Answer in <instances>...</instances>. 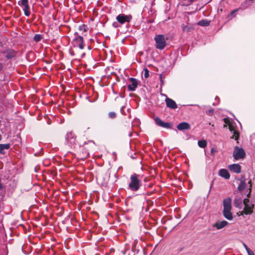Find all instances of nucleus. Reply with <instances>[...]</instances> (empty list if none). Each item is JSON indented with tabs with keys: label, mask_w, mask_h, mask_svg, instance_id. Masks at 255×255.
Listing matches in <instances>:
<instances>
[{
	"label": "nucleus",
	"mask_w": 255,
	"mask_h": 255,
	"mask_svg": "<svg viewBox=\"0 0 255 255\" xmlns=\"http://www.w3.org/2000/svg\"><path fill=\"white\" fill-rule=\"evenodd\" d=\"M129 81L131 82V84L128 85V88L130 91H134L138 85L137 80L134 78H130Z\"/></svg>",
	"instance_id": "nucleus-11"
},
{
	"label": "nucleus",
	"mask_w": 255,
	"mask_h": 255,
	"mask_svg": "<svg viewBox=\"0 0 255 255\" xmlns=\"http://www.w3.org/2000/svg\"><path fill=\"white\" fill-rule=\"evenodd\" d=\"M248 255H255L253 251H252V250L251 251H249L248 253Z\"/></svg>",
	"instance_id": "nucleus-34"
},
{
	"label": "nucleus",
	"mask_w": 255,
	"mask_h": 255,
	"mask_svg": "<svg viewBox=\"0 0 255 255\" xmlns=\"http://www.w3.org/2000/svg\"><path fill=\"white\" fill-rule=\"evenodd\" d=\"M42 39V36L40 34H35L34 36L33 39L35 42H39Z\"/></svg>",
	"instance_id": "nucleus-26"
},
{
	"label": "nucleus",
	"mask_w": 255,
	"mask_h": 255,
	"mask_svg": "<svg viewBox=\"0 0 255 255\" xmlns=\"http://www.w3.org/2000/svg\"><path fill=\"white\" fill-rule=\"evenodd\" d=\"M155 41V47L159 50H163L166 45L165 36L163 34L156 35L154 38Z\"/></svg>",
	"instance_id": "nucleus-3"
},
{
	"label": "nucleus",
	"mask_w": 255,
	"mask_h": 255,
	"mask_svg": "<svg viewBox=\"0 0 255 255\" xmlns=\"http://www.w3.org/2000/svg\"><path fill=\"white\" fill-rule=\"evenodd\" d=\"M246 182L244 181H241L239 185L238 189L240 191H242L246 188Z\"/></svg>",
	"instance_id": "nucleus-24"
},
{
	"label": "nucleus",
	"mask_w": 255,
	"mask_h": 255,
	"mask_svg": "<svg viewBox=\"0 0 255 255\" xmlns=\"http://www.w3.org/2000/svg\"><path fill=\"white\" fill-rule=\"evenodd\" d=\"M109 117L111 119H114L116 117V114L115 112H111L109 113Z\"/></svg>",
	"instance_id": "nucleus-29"
},
{
	"label": "nucleus",
	"mask_w": 255,
	"mask_h": 255,
	"mask_svg": "<svg viewBox=\"0 0 255 255\" xmlns=\"http://www.w3.org/2000/svg\"><path fill=\"white\" fill-rule=\"evenodd\" d=\"M210 22L207 20H202L198 22V24L202 26H207L209 25Z\"/></svg>",
	"instance_id": "nucleus-22"
},
{
	"label": "nucleus",
	"mask_w": 255,
	"mask_h": 255,
	"mask_svg": "<svg viewBox=\"0 0 255 255\" xmlns=\"http://www.w3.org/2000/svg\"><path fill=\"white\" fill-rule=\"evenodd\" d=\"M206 113L207 115L209 116H212L214 114V111L213 109H211L210 110H207L206 111Z\"/></svg>",
	"instance_id": "nucleus-27"
},
{
	"label": "nucleus",
	"mask_w": 255,
	"mask_h": 255,
	"mask_svg": "<svg viewBox=\"0 0 255 255\" xmlns=\"http://www.w3.org/2000/svg\"><path fill=\"white\" fill-rule=\"evenodd\" d=\"M4 54L7 59H10L16 56V53L14 50L9 49L5 51Z\"/></svg>",
	"instance_id": "nucleus-15"
},
{
	"label": "nucleus",
	"mask_w": 255,
	"mask_h": 255,
	"mask_svg": "<svg viewBox=\"0 0 255 255\" xmlns=\"http://www.w3.org/2000/svg\"><path fill=\"white\" fill-rule=\"evenodd\" d=\"M72 44L73 48L70 49V52L71 55L73 56H75L76 55L74 49L79 48L80 49L82 50L84 49L85 46L84 43L83 37L81 36H77L75 37L72 42Z\"/></svg>",
	"instance_id": "nucleus-2"
},
{
	"label": "nucleus",
	"mask_w": 255,
	"mask_h": 255,
	"mask_svg": "<svg viewBox=\"0 0 255 255\" xmlns=\"http://www.w3.org/2000/svg\"><path fill=\"white\" fill-rule=\"evenodd\" d=\"M243 204L244 205V210L241 212V214L246 215L251 214L253 213V208H254V205L250 203L249 199L246 198L243 201Z\"/></svg>",
	"instance_id": "nucleus-5"
},
{
	"label": "nucleus",
	"mask_w": 255,
	"mask_h": 255,
	"mask_svg": "<svg viewBox=\"0 0 255 255\" xmlns=\"http://www.w3.org/2000/svg\"><path fill=\"white\" fill-rule=\"evenodd\" d=\"M132 16L130 14H120L116 17L117 21L121 24H124L126 22L129 23L132 19Z\"/></svg>",
	"instance_id": "nucleus-8"
},
{
	"label": "nucleus",
	"mask_w": 255,
	"mask_h": 255,
	"mask_svg": "<svg viewBox=\"0 0 255 255\" xmlns=\"http://www.w3.org/2000/svg\"><path fill=\"white\" fill-rule=\"evenodd\" d=\"M207 144V141L205 140H201L198 141V145L199 147L205 148Z\"/></svg>",
	"instance_id": "nucleus-23"
},
{
	"label": "nucleus",
	"mask_w": 255,
	"mask_h": 255,
	"mask_svg": "<svg viewBox=\"0 0 255 255\" xmlns=\"http://www.w3.org/2000/svg\"><path fill=\"white\" fill-rule=\"evenodd\" d=\"M161 83H162V84H163V81H162V79H161Z\"/></svg>",
	"instance_id": "nucleus-41"
},
{
	"label": "nucleus",
	"mask_w": 255,
	"mask_h": 255,
	"mask_svg": "<svg viewBox=\"0 0 255 255\" xmlns=\"http://www.w3.org/2000/svg\"><path fill=\"white\" fill-rule=\"evenodd\" d=\"M246 156V153L242 148L236 146L233 152V157L235 160L243 159Z\"/></svg>",
	"instance_id": "nucleus-7"
},
{
	"label": "nucleus",
	"mask_w": 255,
	"mask_h": 255,
	"mask_svg": "<svg viewBox=\"0 0 255 255\" xmlns=\"http://www.w3.org/2000/svg\"><path fill=\"white\" fill-rule=\"evenodd\" d=\"M231 209H223V215L228 220H232L233 218Z\"/></svg>",
	"instance_id": "nucleus-18"
},
{
	"label": "nucleus",
	"mask_w": 255,
	"mask_h": 255,
	"mask_svg": "<svg viewBox=\"0 0 255 255\" xmlns=\"http://www.w3.org/2000/svg\"><path fill=\"white\" fill-rule=\"evenodd\" d=\"M89 156V153L88 152H86V157H87Z\"/></svg>",
	"instance_id": "nucleus-38"
},
{
	"label": "nucleus",
	"mask_w": 255,
	"mask_h": 255,
	"mask_svg": "<svg viewBox=\"0 0 255 255\" xmlns=\"http://www.w3.org/2000/svg\"><path fill=\"white\" fill-rule=\"evenodd\" d=\"M228 169L233 172L240 173L241 172V166L239 164H232L228 166Z\"/></svg>",
	"instance_id": "nucleus-12"
},
{
	"label": "nucleus",
	"mask_w": 255,
	"mask_h": 255,
	"mask_svg": "<svg viewBox=\"0 0 255 255\" xmlns=\"http://www.w3.org/2000/svg\"><path fill=\"white\" fill-rule=\"evenodd\" d=\"M85 55V53H83L81 55V57H83Z\"/></svg>",
	"instance_id": "nucleus-39"
},
{
	"label": "nucleus",
	"mask_w": 255,
	"mask_h": 255,
	"mask_svg": "<svg viewBox=\"0 0 255 255\" xmlns=\"http://www.w3.org/2000/svg\"><path fill=\"white\" fill-rule=\"evenodd\" d=\"M238 11V9H235L232 11L230 13V15L231 17H233L235 16V13Z\"/></svg>",
	"instance_id": "nucleus-30"
},
{
	"label": "nucleus",
	"mask_w": 255,
	"mask_h": 255,
	"mask_svg": "<svg viewBox=\"0 0 255 255\" xmlns=\"http://www.w3.org/2000/svg\"><path fill=\"white\" fill-rule=\"evenodd\" d=\"M139 175L134 173L130 175L128 189L132 191H137L141 186V181L139 179Z\"/></svg>",
	"instance_id": "nucleus-1"
},
{
	"label": "nucleus",
	"mask_w": 255,
	"mask_h": 255,
	"mask_svg": "<svg viewBox=\"0 0 255 255\" xmlns=\"http://www.w3.org/2000/svg\"><path fill=\"white\" fill-rule=\"evenodd\" d=\"M243 246L245 249L246 250L247 253L251 251V250L245 243H243Z\"/></svg>",
	"instance_id": "nucleus-31"
},
{
	"label": "nucleus",
	"mask_w": 255,
	"mask_h": 255,
	"mask_svg": "<svg viewBox=\"0 0 255 255\" xmlns=\"http://www.w3.org/2000/svg\"><path fill=\"white\" fill-rule=\"evenodd\" d=\"M10 144L9 143L0 144V154H4V149H8L10 148Z\"/></svg>",
	"instance_id": "nucleus-21"
},
{
	"label": "nucleus",
	"mask_w": 255,
	"mask_h": 255,
	"mask_svg": "<svg viewBox=\"0 0 255 255\" xmlns=\"http://www.w3.org/2000/svg\"><path fill=\"white\" fill-rule=\"evenodd\" d=\"M232 199L231 198H225L223 200L224 209H231Z\"/></svg>",
	"instance_id": "nucleus-16"
},
{
	"label": "nucleus",
	"mask_w": 255,
	"mask_h": 255,
	"mask_svg": "<svg viewBox=\"0 0 255 255\" xmlns=\"http://www.w3.org/2000/svg\"><path fill=\"white\" fill-rule=\"evenodd\" d=\"M191 127L190 125L186 122H182L180 124H179L177 126V128L179 130H183L184 129H189Z\"/></svg>",
	"instance_id": "nucleus-14"
},
{
	"label": "nucleus",
	"mask_w": 255,
	"mask_h": 255,
	"mask_svg": "<svg viewBox=\"0 0 255 255\" xmlns=\"http://www.w3.org/2000/svg\"><path fill=\"white\" fill-rule=\"evenodd\" d=\"M88 143H92L93 144H95V143H94V142L93 141H92V140H89L87 143L85 142L84 143H83V144L82 145V146H85L86 144H87Z\"/></svg>",
	"instance_id": "nucleus-32"
},
{
	"label": "nucleus",
	"mask_w": 255,
	"mask_h": 255,
	"mask_svg": "<svg viewBox=\"0 0 255 255\" xmlns=\"http://www.w3.org/2000/svg\"><path fill=\"white\" fill-rule=\"evenodd\" d=\"M211 152L212 153H213L214 152V149L213 148L211 149Z\"/></svg>",
	"instance_id": "nucleus-37"
},
{
	"label": "nucleus",
	"mask_w": 255,
	"mask_h": 255,
	"mask_svg": "<svg viewBox=\"0 0 255 255\" xmlns=\"http://www.w3.org/2000/svg\"><path fill=\"white\" fill-rule=\"evenodd\" d=\"M19 6L22 7L24 14L26 16H29L30 14V8L28 5V0H21L18 2Z\"/></svg>",
	"instance_id": "nucleus-9"
},
{
	"label": "nucleus",
	"mask_w": 255,
	"mask_h": 255,
	"mask_svg": "<svg viewBox=\"0 0 255 255\" xmlns=\"http://www.w3.org/2000/svg\"><path fill=\"white\" fill-rule=\"evenodd\" d=\"M154 122L158 126L165 128H171V125L168 122H164L158 117H156L154 119Z\"/></svg>",
	"instance_id": "nucleus-10"
},
{
	"label": "nucleus",
	"mask_w": 255,
	"mask_h": 255,
	"mask_svg": "<svg viewBox=\"0 0 255 255\" xmlns=\"http://www.w3.org/2000/svg\"><path fill=\"white\" fill-rule=\"evenodd\" d=\"M79 29L81 31L86 32L88 29V27L87 25L85 24H82L79 26Z\"/></svg>",
	"instance_id": "nucleus-25"
},
{
	"label": "nucleus",
	"mask_w": 255,
	"mask_h": 255,
	"mask_svg": "<svg viewBox=\"0 0 255 255\" xmlns=\"http://www.w3.org/2000/svg\"><path fill=\"white\" fill-rule=\"evenodd\" d=\"M228 224L229 223L225 220L218 221L210 225L209 230V231L221 230L226 227Z\"/></svg>",
	"instance_id": "nucleus-4"
},
{
	"label": "nucleus",
	"mask_w": 255,
	"mask_h": 255,
	"mask_svg": "<svg viewBox=\"0 0 255 255\" xmlns=\"http://www.w3.org/2000/svg\"><path fill=\"white\" fill-rule=\"evenodd\" d=\"M165 102L167 105V107L170 109H175L177 108V104H176L175 102L172 100L171 99H170L169 98H167L165 99Z\"/></svg>",
	"instance_id": "nucleus-13"
},
{
	"label": "nucleus",
	"mask_w": 255,
	"mask_h": 255,
	"mask_svg": "<svg viewBox=\"0 0 255 255\" xmlns=\"http://www.w3.org/2000/svg\"><path fill=\"white\" fill-rule=\"evenodd\" d=\"M234 204L235 207L239 209H241L244 205L241 198H236L234 201Z\"/></svg>",
	"instance_id": "nucleus-20"
},
{
	"label": "nucleus",
	"mask_w": 255,
	"mask_h": 255,
	"mask_svg": "<svg viewBox=\"0 0 255 255\" xmlns=\"http://www.w3.org/2000/svg\"><path fill=\"white\" fill-rule=\"evenodd\" d=\"M229 128L231 131H233V135L232 138H234L235 140H238L239 137V133L238 131L235 129V128L231 125H229Z\"/></svg>",
	"instance_id": "nucleus-19"
},
{
	"label": "nucleus",
	"mask_w": 255,
	"mask_h": 255,
	"mask_svg": "<svg viewBox=\"0 0 255 255\" xmlns=\"http://www.w3.org/2000/svg\"><path fill=\"white\" fill-rule=\"evenodd\" d=\"M2 188V185L1 183V178H0V190H1Z\"/></svg>",
	"instance_id": "nucleus-35"
},
{
	"label": "nucleus",
	"mask_w": 255,
	"mask_h": 255,
	"mask_svg": "<svg viewBox=\"0 0 255 255\" xmlns=\"http://www.w3.org/2000/svg\"><path fill=\"white\" fill-rule=\"evenodd\" d=\"M224 120L225 123L228 124L227 122L228 121V120L227 119H224Z\"/></svg>",
	"instance_id": "nucleus-36"
},
{
	"label": "nucleus",
	"mask_w": 255,
	"mask_h": 255,
	"mask_svg": "<svg viewBox=\"0 0 255 255\" xmlns=\"http://www.w3.org/2000/svg\"><path fill=\"white\" fill-rule=\"evenodd\" d=\"M144 76L145 78H147L149 76V71L147 68L144 69Z\"/></svg>",
	"instance_id": "nucleus-28"
},
{
	"label": "nucleus",
	"mask_w": 255,
	"mask_h": 255,
	"mask_svg": "<svg viewBox=\"0 0 255 255\" xmlns=\"http://www.w3.org/2000/svg\"><path fill=\"white\" fill-rule=\"evenodd\" d=\"M113 26L115 27V28H117L119 27V25H118V24L117 22H113Z\"/></svg>",
	"instance_id": "nucleus-33"
},
{
	"label": "nucleus",
	"mask_w": 255,
	"mask_h": 255,
	"mask_svg": "<svg viewBox=\"0 0 255 255\" xmlns=\"http://www.w3.org/2000/svg\"><path fill=\"white\" fill-rule=\"evenodd\" d=\"M76 136L72 131L68 132L65 135V143L69 146L72 147L76 142Z\"/></svg>",
	"instance_id": "nucleus-6"
},
{
	"label": "nucleus",
	"mask_w": 255,
	"mask_h": 255,
	"mask_svg": "<svg viewBox=\"0 0 255 255\" xmlns=\"http://www.w3.org/2000/svg\"><path fill=\"white\" fill-rule=\"evenodd\" d=\"M1 135L0 134V140H1Z\"/></svg>",
	"instance_id": "nucleus-42"
},
{
	"label": "nucleus",
	"mask_w": 255,
	"mask_h": 255,
	"mask_svg": "<svg viewBox=\"0 0 255 255\" xmlns=\"http://www.w3.org/2000/svg\"><path fill=\"white\" fill-rule=\"evenodd\" d=\"M219 175L226 179H229L230 175L228 171L226 169H221L219 170Z\"/></svg>",
	"instance_id": "nucleus-17"
},
{
	"label": "nucleus",
	"mask_w": 255,
	"mask_h": 255,
	"mask_svg": "<svg viewBox=\"0 0 255 255\" xmlns=\"http://www.w3.org/2000/svg\"><path fill=\"white\" fill-rule=\"evenodd\" d=\"M250 192L247 195L248 197H249L250 196Z\"/></svg>",
	"instance_id": "nucleus-40"
}]
</instances>
